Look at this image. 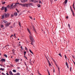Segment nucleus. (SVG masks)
Listing matches in <instances>:
<instances>
[{
    "label": "nucleus",
    "instance_id": "nucleus-1",
    "mask_svg": "<svg viewBox=\"0 0 75 75\" xmlns=\"http://www.w3.org/2000/svg\"><path fill=\"white\" fill-rule=\"evenodd\" d=\"M1 9V10H5V12H6L7 11V7H5L4 6H2Z\"/></svg>",
    "mask_w": 75,
    "mask_h": 75
},
{
    "label": "nucleus",
    "instance_id": "nucleus-2",
    "mask_svg": "<svg viewBox=\"0 0 75 75\" xmlns=\"http://www.w3.org/2000/svg\"><path fill=\"white\" fill-rule=\"evenodd\" d=\"M29 38H30V40L32 41H33V42H34V39L33 37V35H32V34L30 35Z\"/></svg>",
    "mask_w": 75,
    "mask_h": 75
},
{
    "label": "nucleus",
    "instance_id": "nucleus-3",
    "mask_svg": "<svg viewBox=\"0 0 75 75\" xmlns=\"http://www.w3.org/2000/svg\"><path fill=\"white\" fill-rule=\"evenodd\" d=\"M70 9L71 12H72V15L74 17L75 16V13H74V11H73L72 8V7L71 6H70Z\"/></svg>",
    "mask_w": 75,
    "mask_h": 75
},
{
    "label": "nucleus",
    "instance_id": "nucleus-4",
    "mask_svg": "<svg viewBox=\"0 0 75 75\" xmlns=\"http://www.w3.org/2000/svg\"><path fill=\"white\" fill-rule=\"evenodd\" d=\"M6 18H8L9 17V14L8 13H5Z\"/></svg>",
    "mask_w": 75,
    "mask_h": 75
},
{
    "label": "nucleus",
    "instance_id": "nucleus-5",
    "mask_svg": "<svg viewBox=\"0 0 75 75\" xmlns=\"http://www.w3.org/2000/svg\"><path fill=\"white\" fill-rule=\"evenodd\" d=\"M47 62L50 67H51V63H50V62L49 60H48V58H47Z\"/></svg>",
    "mask_w": 75,
    "mask_h": 75
},
{
    "label": "nucleus",
    "instance_id": "nucleus-6",
    "mask_svg": "<svg viewBox=\"0 0 75 75\" xmlns=\"http://www.w3.org/2000/svg\"><path fill=\"white\" fill-rule=\"evenodd\" d=\"M74 4H75V1H74V2H73V4L72 5V7H73V8H74V11H75V8Z\"/></svg>",
    "mask_w": 75,
    "mask_h": 75
},
{
    "label": "nucleus",
    "instance_id": "nucleus-7",
    "mask_svg": "<svg viewBox=\"0 0 75 75\" xmlns=\"http://www.w3.org/2000/svg\"><path fill=\"white\" fill-rule=\"evenodd\" d=\"M27 30L28 32L29 33L30 35L31 34H32V33H31V32H30V30H29V29H28V28H27Z\"/></svg>",
    "mask_w": 75,
    "mask_h": 75
},
{
    "label": "nucleus",
    "instance_id": "nucleus-8",
    "mask_svg": "<svg viewBox=\"0 0 75 75\" xmlns=\"http://www.w3.org/2000/svg\"><path fill=\"white\" fill-rule=\"evenodd\" d=\"M11 23V22H10L9 23H8V22H7L6 23V26H9V25H10V24Z\"/></svg>",
    "mask_w": 75,
    "mask_h": 75
},
{
    "label": "nucleus",
    "instance_id": "nucleus-9",
    "mask_svg": "<svg viewBox=\"0 0 75 75\" xmlns=\"http://www.w3.org/2000/svg\"><path fill=\"white\" fill-rule=\"evenodd\" d=\"M1 61H2V62H5L6 61V60L4 59H1Z\"/></svg>",
    "mask_w": 75,
    "mask_h": 75
},
{
    "label": "nucleus",
    "instance_id": "nucleus-10",
    "mask_svg": "<svg viewBox=\"0 0 75 75\" xmlns=\"http://www.w3.org/2000/svg\"><path fill=\"white\" fill-rule=\"evenodd\" d=\"M66 65L67 66V68H69V66H68V63H67V62H66Z\"/></svg>",
    "mask_w": 75,
    "mask_h": 75
},
{
    "label": "nucleus",
    "instance_id": "nucleus-11",
    "mask_svg": "<svg viewBox=\"0 0 75 75\" xmlns=\"http://www.w3.org/2000/svg\"><path fill=\"white\" fill-rule=\"evenodd\" d=\"M19 59H16L15 60V62H18V61H19Z\"/></svg>",
    "mask_w": 75,
    "mask_h": 75
},
{
    "label": "nucleus",
    "instance_id": "nucleus-12",
    "mask_svg": "<svg viewBox=\"0 0 75 75\" xmlns=\"http://www.w3.org/2000/svg\"><path fill=\"white\" fill-rule=\"evenodd\" d=\"M3 22L4 23H5L6 24L8 22L7 21L5 20H3Z\"/></svg>",
    "mask_w": 75,
    "mask_h": 75
},
{
    "label": "nucleus",
    "instance_id": "nucleus-13",
    "mask_svg": "<svg viewBox=\"0 0 75 75\" xmlns=\"http://www.w3.org/2000/svg\"><path fill=\"white\" fill-rule=\"evenodd\" d=\"M33 6V3H31L29 4V7H31V6Z\"/></svg>",
    "mask_w": 75,
    "mask_h": 75
},
{
    "label": "nucleus",
    "instance_id": "nucleus-14",
    "mask_svg": "<svg viewBox=\"0 0 75 75\" xmlns=\"http://www.w3.org/2000/svg\"><path fill=\"white\" fill-rule=\"evenodd\" d=\"M9 74H10V75H13V73H12V72L11 71H9Z\"/></svg>",
    "mask_w": 75,
    "mask_h": 75
},
{
    "label": "nucleus",
    "instance_id": "nucleus-15",
    "mask_svg": "<svg viewBox=\"0 0 75 75\" xmlns=\"http://www.w3.org/2000/svg\"><path fill=\"white\" fill-rule=\"evenodd\" d=\"M33 27L34 31H35V33H36V30H35V28H34V25H33Z\"/></svg>",
    "mask_w": 75,
    "mask_h": 75
},
{
    "label": "nucleus",
    "instance_id": "nucleus-16",
    "mask_svg": "<svg viewBox=\"0 0 75 75\" xmlns=\"http://www.w3.org/2000/svg\"><path fill=\"white\" fill-rule=\"evenodd\" d=\"M14 15L15 16H17V12H15L14 13Z\"/></svg>",
    "mask_w": 75,
    "mask_h": 75
},
{
    "label": "nucleus",
    "instance_id": "nucleus-17",
    "mask_svg": "<svg viewBox=\"0 0 75 75\" xmlns=\"http://www.w3.org/2000/svg\"><path fill=\"white\" fill-rule=\"evenodd\" d=\"M67 2H68V0H65L64 1V3L66 4L67 3Z\"/></svg>",
    "mask_w": 75,
    "mask_h": 75
},
{
    "label": "nucleus",
    "instance_id": "nucleus-18",
    "mask_svg": "<svg viewBox=\"0 0 75 75\" xmlns=\"http://www.w3.org/2000/svg\"><path fill=\"white\" fill-rule=\"evenodd\" d=\"M4 15H2V19H4Z\"/></svg>",
    "mask_w": 75,
    "mask_h": 75
},
{
    "label": "nucleus",
    "instance_id": "nucleus-19",
    "mask_svg": "<svg viewBox=\"0 0 75 75\" xmlns=\"http://www.w3.org/2000/svg\"><path fill=\"white\" fill-rule=\"evenodd\" d=\"M29 50L30 52L32 54H33L34 53H33V52H32V51H31V50Z\"/></svg>",
    "mask_w": 75,
    "mask_h": 75
},
{
    "label": "nucleus",
    "instance_id": "nucleus-20",
    "mask_svg": "<svg viewBox=\"0 0 75 75\" xmlns=\"http://www.w3.org/2000/svg\"><path fill=\"white\" fill-rule=\"evenodd\" d=\"M20 5H21V6H23V7H25V4H21Z\"/></svg>",
    "mask_w": 75,
    "mask_h": 75
},
{
    "label": "nucleus",
    "instance_id": "nucleus-21",
    "mask_svg": "<svg viewBox=\"0 0 75 75\" xmlns=\"http://www.w3.org/2000/svg\"><path fill=\"white\" fill-rule=\"evenodd\" d=\"M4 68H0V70L1 71H4Z\"/></svg>",
    "mask_w": 75,
    "mask_h": 75
},
{
    "label": "nucleus",
    "instance_id": "nucleus-22",
    "mask_svg": "<svg viewBox=\"0 0 75 75\" xmlns=\"http://www.w3.org/2000/svg\"><path fill=\"white\" fill-rule=\"evenodd\" d=\"M4 57H6V58H7V55L5 54H4Z\"/></svg>",
    "mask_w": 75,
    "mask_h": 75
},
{
    "label": "nucleus",
    "instance_id": "nucleus-23",
    "mask_svg": "<svg viewBox=\"0 0 75 75\" xmlns=\"http://www.w3.org/2000/svg\"><path fill=\"white\" fill-rule=\"evenodd\" d=\"M28 6V4H25V7H27Z\"/></svg>",
    "mask_w": 75,
    "mask_h": 75
},
{
    "label": "nucleus",
    "instance_id": "nucleus-24",
    "mask_svg": "<svg viewBox=\"0 0 75 75\" xmlns=\"http://www.w3.org/2000/svg\"><path fill=\"white\" fill-rule=\"evenodd\" d=\"M11 8H13V4H12L11 5Z\"/></svg>",
    "mask_w": 75,
    "mask_h": 75
},
{
    "label": "nucleus",
    "instance_id": "nucleus-25",
    "mask_svg": "<svg viewBox=\"0 0 75 75\" xmlns=\"http://www.w3.org/2000/svg\"><path fill=\"white\" fill-rule=\"evenodd\" d=\"M38 7H41V5L39 4H38V5H37Z\"/></svg>",
    "mask_w": 75,
    "mask_h": 75
},
{
    "label": "nucleus",
    "instance_id": "nucleus-26",
    "mask_svg": "<svg viewBox=\"0 0 75 75\" xmlns=\"http://www.w3.org/2000/svg\"><path fill=\"white\" fill-rule=\"evenodd\" d=\"M16 75H20V73H17L16 74Z\"/></svg>",
    "mask_w": 75,
    "mask_h": 75
},
{
    "label": "nucleus",
    "instance_id": "nucleus-27",
    "mask_svg": "<svg viewBox=\"0 0 75 75\" xmlns=\"http://www.w3.org/2000/svg\"><path fill=\"white\" fill-rule=\"evenodd\" d=\"M13 72H16V70H13Z\"/></svg>",
    "mask_w": 75,
    "mask_h": 75
},
{
    "label": "nucleus",
    "instance_id": "nucleus-28",
    "mask_svg": "<svg viewBox=\"0 0 75 75\" xmlns=\"http://www.w3.org/2000/svg\"><path fill=\"white\" fill-rule=\"evenodd\" d=\"M19 25L21 27V23H20V22H19Z\"/></svg>",
    "mask_w": 75,
    "mask_h": 75
},
{
    "label": "nucleus",
    "instance_id": "nucleus-29",
    "mask_svg": "<svg viewBox=\"0 0 75 75\" xmlns=\"http://www.w3.org/2000/svg\"><path fill=\"white\" fill-rule=\"evenodd\" d=\"M24 1H23V2H27V1H28V0H23Z\"/></svg>",
    "mask_w": 75,
    "mask_h": 75
},
{
    "label": "nucleus",
    "instance_id": "nucleus-30",
    "mask_svg": "<svg viewBox=\"0 0 75 75\" xmlns=\"http://www.w3.org/2000/svg\"><path fill=\"white\" fill-rule=\"evenodd\" d=\"M59 55L61 57H62V55H61V53H59Z\"/></svg>",
    "mask_w": 75,
    "mask_h": 75
},
{
    "label": "nucleus",
    "instance_id": "nucleus-31",
    "mask_svg": "<svg viewBox=\"0 0 75 75\" xmlns=\"http://www.w3.org/2000/svg\"><path fill=\"white\" fill-rule=\"evenodd\" d=\"M57 68H58L59 71H59V67H58V66H57Z\"/></svg>",
    "mask_w": 75,
    "mask_h": 75
},
{
    "label": "nucleus",
    "instance_id": "nucleus-32",
    "mask_svg": "<svg viewBox=\"0 0 75 75\" xmlns=\"http://www.w3.org/2000/svg\"><path fill=\"white\" fill-rule=\"evenodd\" d=\"M1 27H4V25H3L2 24L1 25Z\"/></svg>",
    "mask_w": 75,
    "mask_h": 75
},
{
    "label": "nucleus",
    "instance_id": "nucleus-33",
    "mask_svg": "<svg viewBox=\"0 0 75 75\" xmlns=\"http://www.w3.org/2000/svg\"><path fill=\"white\" fill-rule=\"evenodd\" d=\"M68 26L70 28V29H71V28H70V25L69 24H68Z\"/></svg>",
    "mask_w": 75,
    "mask_h": 75
},
{
    "label": "nucleus",
    "instance_id": "nucleus-34",
    "mask_svg": "<svg viewBox=\"0 0 75 75\" xmlns=\"http://www.w3.org/2000/svg\"><path fill=\"white\" fill-rule=\"evenodd\" d=\"M25 50H28L27 48V47H25Z\"/></svg>",
    "mask_w": 75,
    "mask_h": 75
},
{
    "label": "nucleus",
    "instance_id": "nucleus-35",
    "mask_svg": "<svg viewBox=\"0 0 75 75\" xmlns=\"http://www.w3.org/2000/svg\"><path fill=\"white\" fill-rule=\"evenodd\" d=\"M30 1L34 2V0H30Z\"/></svg>",
    "mask_w": 75,
    "mask_h": 75
},
{
    "label": "nucleus",
    "instance_id": "nucleus-36",
    "mask_svg": "<svg viewBox=\"0 0 75 75\" xmlns=\"http://www.w3.org/2000/svg\"><path fill=\"white\" fill-rule=\"evenodd\" d=\"M33 42H34L32 41V42L30 43V44L33 45Z\"/></svg>",
    "mask_w": 75,
    "mask_h": 75
},
{
    "label": "nucleus",
    "instance_id": "nucleus-37",
    "mask_svg": "<svg viewBox=\"0 0 75 75\" xmlns=\"http://www.w3.org/2000/svg\"><path fill=\"white\" fill-rule=\"evenodd\" d=\"M19 4V3H16V4H15V5H17V4Z\"/></svg>",
    "mask_w": 75,
    "mask_h": 75
},
{
    "label": "nucleus",
    "instance_id": "nucleus-38",
    "mask_svg": "<svg viewBox=\"0 0 75 75\" xmlns=\"http://www.w3.org/2000/svg\"><path fill=\"white\" fill-rule=\"evenodd\" d=\"M24 64H25V65H26V67H27V64H26V63H25V62H24Z\"/></svg>",
    "mask_w": 75,
    "mask_h": 75
},
{
    "label": "nucleus",
    "instance_id": "nucleus-39",
    "mask_svg": "<svg viewBox=\"0 0 75 75\" xmlns=\"http://www.w3.org/2000/svg\"><path fill=\"white\" fill-rule=\"evenodd\" d=\"M14 17V15L12 14L11 15V17Z\"/></svg>",
    "mask_w": 75,
    "mask_h": 75
},
{
    "label": "nucleus",
    "instance_id": "nucleus-40",
    "mask_svg": "<svg viewBox=\"0 0 75 75\" xmlns=\"http://www.w3.org/2000/svg\"><path fill=\"white\" fill-rule=\"evenodd\" d=\"M29 17L30 19H31V20L33 19V18L31 16H29Z\"/></svg>",
    "mask_w": 75,
    "mask_h": 75
},
{
    "label": "nucleus",
    "instance_id": "nucleus-41",
    "mask_svg": "<svg viewBox=\"0 0 75 75\" xmlns=\"http://www.w3.org/2000/svg\"><path fill=\"white\" fill-rule=\"evenodd\" d=\"M64 57L65 58H66H66H67V56L65 55H64Z\"/></svg>",
    "mask_w": 75,
    "mask_h": 75
},
{
    "label": "nucleus",
    "instance_id": "nucleus-42",
    "mask_svg": "<svg viewBox=\"0 0 75 75\" xmlns=\"http://www.w3.org/2000/svg\"><path fill=\"white\" fill-rule=\"evenodd\" d=\"M52 59L53 62H55V60H54V59H53V58H52Z\"/></svg>",
    "mask_w": 75,
    "mask_h": 75
},
{
    "label": "nucleus",
    "instance_id": "nucleus-43",
    "mask_svg": "<svg viewBox=\"0 0 75 75\" xmlns=\"http://www.w3.org/2000/svg\"><path fill=\"white\" fill-rule=\"evenodd\" d=\"M72 57H73V58H74H74H75V57L74 56V55H72Z\"/></svg>",
    "mask_w": 75,
    "mask_h": 75
},
{
    "label": "nucleus",
    "instance_id": "nucleus-44",
    "mask_svg": "<svg viewBox=\"0 0 75 75\" xmlns=\"http://www.w3.org/2000/svg\"><path fill=\"white\" fill-rule=\"evenodd\" d=\"M48 75H50V72H49V71H48Z\"/></svg>",
    "mask_w": 75,
    "mask_h": 75
},
{
    "label": "nucleus",
    "instance_id": "nucleus-45",
    "mask_svg": "<svg viewBox=\"0 0 75 75\" xmlns=\"http://www.w3.org/2000/svg\"><path fill=\"white\" fill-rule=\"evenodd\" d=\"M26 52H26V51L24 52V54H26Z\"/></svg>",
    "mask_w": 75,
    "mask_h": 75
},
{
    "label": "nucleus",
    "instance_id": "nucleus-46",
    "mask_svg": "<svg viewBox=\"0 0 75 75\" xmlns=\"http://www.w3.org/2000/svg\"><path fill=\"white\" fill-rule=\"evenodd\" d=\"M14 36H15V38H16V34H14Z\"/></svg>",
    "mask_w": 75,
    "mask_h": 75
},
{
    "label": "nucleus",
    "instance_id": "nucleus-47",
    "mask_svg": "<svg viewBox=\"0 0 75 75\" xmlns=\"http://www.w3.org/2000/svg\"><path fill=\"white\" fill-rule=\"evenodd\" d=\"M5 3H6V2H4L2 4H4Z\"/></svg>",
    "mask_w": 75,
    "mask_h": 75
},
{
    "label": "nucleus",
    "instance_id": "nucleus-48",
    "mask_svg": "<svg viewBox=\"0 0 75 75\" xmlns=\"http://www.w3.org/2000/svg\"><path fill=\"white\" fill-rule=\"evenodd\" d=\"M38 74H39L40 75H42L40 73V72H38Z\"/></svg>",
    "mask_w": 75,
    "mask_h": 75
},
{
    "label": "nucleus",
    "instance_id": "nucleus-49",
    "mask_svg": "<svg viewBox=\"0 0 75 75\" xmlns=\"http://www.w3.org/2000/svg\"><path fill=\"white\" fill-rule=\"evenodd\" d=\"M66 18H67V19H68V16H67L66 17Z\"/></svg>",
    "mask_w": 75,
    "mask_h": 75
},
{
    "label": "nucleus",
    "instance_id": "nucleus-50",
    "mask_svg": "<svg viewBox=\"0 0 75 75\" xmlns=\"http://www.w3.org/2000/svg\"><path fill=\"white\" fill-rule=\"evenodd\" d=\"M37 2H38V1H34V3H37Z\"/></svg>",
    "mask_w": 75,
    "mask_h": 75
},
{
    "label": "nucleus",
    "instance_id": "nucleus-51",
    "mask_svg": "<svg viewBox=\"0 0 75 75\" xmlns=\"http://www.w3.org/2000/svg\"><path fill=\"white\" fill-rule=\"evenodd\" d=\"M53 72H55V69H54V68L53 69Z\"/></svg>",
    "mask_w": 75,
    "mask_h": 75
},
{
    "label": "nucleus",
    "instance_id": "nucleus-52",
    "mask_svg": "<svg viewBox=\"0 0 75 75\" xmlns=\"http://www.w3.org/2000/svg\"><path fill=\"white\" fill-rule=\"evenodd\" d=\"M71 69H72V67H70V71H71Z\"/></svg>",
    "mask_w": 75,
    "mask_h": 75
},
{
    "label": "nucleus",
    "instance_id": "nucleus-53",
    "mask_svg": "<svg viewBox=\"0 0 75 75\" xmlns=\"http://www.w3.org/2000/svg\"><path fill=\"white\" fill-rule=\"evenodd\" d=\"M17 68L18 69H20V67H18Z\"/></svg>",
    "mask_w": 75,
    "mask_h": 75
},
{
    "label": "nucleus",
    "instance_id": "nucleus-54",
    "mask_svg": "<svg viewBox=\"0 0 75 75\" xmlns=\"http://www.w3.org/2000/svg\"><path fill=\"white\" fill-rule=\"evenodd\" d=\"M0 65L1 66V67H3V66H4L3 65L1 64Z\"/></svg>",
    "mask_w": 75,
    "mask_h": 75
},
{
    "label": "nucleus",
    "instance_id": "nucleus-55",
    "mask_svg": "<svg viewBox=\"0 0 75 75\" xmlns=\"http://www.w3.org/2000/svg\"><path fill=\"white\" fill-rule=\"evenodd\" d=\"M39 3H40V4H41V1H40Z\"/></svg>",
    "mask_w": 75,
    "mask_h": 75
},
{
    "label": "nucleus",
    "instance_id": "nucleus-56",
    "mask_svg": "<svg viewBox=\"0 0 75 75\" xmlns=\"http://www.w3.org/2000/svg\"><path fill=\"white\" fill-rule=\"evenodd\" d=\"M55 64L56 66H57H57H58V65H57V63H55Z\"/></svg>",
    "mask_w": 75,
    "mask_h": 75
},
{
    "label": "nucleus",
    "instance_id": "nucleus-57",
    "mask_svg": "<svg viewBox=\"0 0 75 75\" xmlns=\"http://www.w3.org/2000/svg\"><path fill=\"white\" fill-rule=\"evenodd\" d=\"M60 71H59V75H60Z\"/></svg>",
    "mask_w": 75,
    "mask_h": 75
},
{
    "label": "nucleus",
    "instance_id": "nucleus-58",
    "mask_svg": "<svg viewBox=\"0 0 75 75\" xmlns=\"http://www.w3.org/2000/svg\"><path fill=\"white\" fill-rule=\"evenodd\" d=\"M6 75H10L8 74V73H6Z\"/></svg>",
    "mask_w": 75,
    "mask_h": 75
},
{
    "label": "nucleus",
    "instance_id": "nucleus-59",
    "mask_svg": "<svg viewBox=\"0 0 75 75\" xmlns=\"http://www.w3.org/2000/svg\"><path fill=\"white\" fill-rule=\"evenodd\" d=\"M7 46H9V45H6V46H5V47H7Z\"/></svg>",
    "mask_w": 75,
    "mask_h": 75
},
{
    "label": "nucleus",
    "instance_id": "nucleus-60",
    "mask_svg": "<svg viewBox=\"0 0 75 75\" xmlns=\"http://www.w3.org/2000/svg\"><path fill=\"white\" fill-rule=\"evenodd\" d=\"M1 74L2 75H4V73H2Z\"/></svg>",
    "mask_w": 75,
    "mask_h": 75
},
{
    "label": "nucleus",
    "instance_id": "nucleus-61",
    "mask_svg": "<svg viewBox=\"0 0 75 75\" xmlns=\"http://www.w3.org/2000/svg\"><path fill=\"white\" fill-rule=\"evenodd\" d=\"M13 35H11V37H13Z\"/></svg>",
    "mask_w": 75,
    "mask_h": 75
},
{
    "label": "nucleus",
    "instance_id": "nucleus-62",
    "mask_svg": "<svg viewBox=\"0 0 75 75\" xmlns=\"http://www.w3.org/2000/svg\"><path fill=\"white\" fill-rule=\"evenodd\" d=\"M24 0H22V2H24L23 1H24Z\"/></svg>",
    "mask_w": 75,
    "mask_h": 75
},
{
    "label": "nucleus",
    "instance_id": "nucleus-63",
    "mask_svg": "<svg viewBox=\"0 0 75 75\" xmlns=\"http://www.w3.org/2000/svg\"><path fill=\"white\" fill-rule=\"evenodd\" d=\"M17 12H18V13H19V11H18V10H17Z\"/></svg>",
    "mask_w": 75,
    "mask_h": 75
},
{
    "label": "nucleus",
    "instance_id": "nucleus-64",
    "mask_svg": "<svg viewBox=\"0 0 75 75\" xmlns=\"http://www.w3.org/2000/svg\"><path fill=\"white\" fill-rule=\"evenodd\" d=\"M26 70H28V67H27Z\"/></svg>",
    "mask_w": 75,
    "mask_h": 75
}]
</instances>
